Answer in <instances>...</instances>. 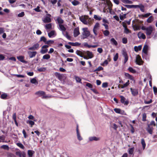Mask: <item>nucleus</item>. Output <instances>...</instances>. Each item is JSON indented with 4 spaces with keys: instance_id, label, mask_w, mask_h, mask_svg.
I'll return each instance as SVG.
<instances>
[{
    "instance_id": "obj_63",
    "label": "nucleus",
    "mask_w": 157,
    "mask_h": 157,
    "mask_svg": "<svg viewBox=\"0 0 157 157\" xmlns=\"http://www.w3.org/2000/svg\"><path fill=\"white\" fill-rule=\"evenodd\" d=\"M108 85L107 82H104L102 84V87L103 88H106L108 86Z\"/></svg>"
},
{
    "instance_id": "obj_56",
    "label": "nucleus",
    "mask_w": 157,
    "mask_h": 157,
    "mask_svg": "<svg viewBox=\"0 0 157 157\" xmlns=\"http://www.w3.org/2000/svg\"><path fill=\"white\" fill-rule=\"evenodd\" d=\"M98 29H96L93 28V31L95 35V36H96L98 35V33L97 31Z\"/></svg>"
},
{
    "instance_id": "obj_32",
    "label": "nucleus",
    "mask_w": 157,
    "mask_h": 157,
    "mask_svg": "<svg viewBox=\"0 0 157 157\" xmlns=\"http://www.w3.org/2000/svg\"><path fill=\"white\" fill-rule=\"evenodd\" d=\"M77 138L78 140L81 141L82 140V138L81 137L79 132H76Z\"/></svg>"
},
{
    "instance_id": "obj_14",
    "label": "nucleus",
    "mask_w": 157,
    "mask_h": 157,
    "mask_svg": "<svg viewBox=\"0 0 157 157\" xmlns=\"http://www.w3.org/2000/svg\"><path fill=\"white\" fill-rule=\"evenodd\" d=\"M55 75L59 80L62 81L63 80L64 77L63 75L60 74L59 73L56 72L55 73Z\"/></svg>"
},
{
    "instance_id": "obj_57",
    "label": "nucleus",
    "mask_w": 157,
    "mask_h": 157,
    "mask_svg": "<svg viewBox=\"0 0 157 157\" xmlns=\"http://www.w3.org/2000/svg\"><path fill=\"white\" fill-rule=\"evenodd\" d=\"M24 15H25L24 12H22L21 13H19L17 15V16L19 17H22L24 16Z\"/></svg>"
},
{
    "instance_id": "obj_13",
    "label": "nucleus",
    "mask_w": 157,
    "mask_h": 157,
    "mask_svg": "<svg viewBox=\"0 0 157 157\" xmlns=\"http://www.w3.org/2000/svg\"><path fill=\"white\" fill-rule=\"evenodd\" d=\"M84 55H87L88 58L89 59L92 58L93 57L92 52L88 51H85Z\"/></svg>"
},
{
    "instance_id": "obj_39",
    "label": "nucleus",
    "mask_w": 157,
    "mask_h": 157,
    "mask_svg": "<svg viewBox=\"0 0 157 157\" xmlns=\"http://www.w3.org/2000/svg\"><path fill=\"white\" fill-rule=\"evenodd\" d=\"M50 56L49 55L47 54L44 55L43 57V59H50Z\"/></svg>"
},
{
    "instance_id": "obj_10",
    "label": "nucleus",
    "mask_w": 157,
    "mask_h": 157,
    "mask_svg": "<svg viewBox=\"0 0 157 157\" xmlns=\"http://www.w3.org/2000/svg\"><path fill=\"white\" fill-rule=\"evenodd\" d=\"M39 44L38 43L34 44L32 47H30L28 48L29 50H37L39 48Z\"/></svg>"
},
{
    "instance_id": "obj_44",
    "label": "nucleus",
    "mask_w": 157,
    "mask_h": 157,
    "mask_svg": "<svg viewBox=\"0 0 157 157\" xmlns=\"http://www.w3.org/2000/svg\"><path fill=\"white\" fill-rule=\"evenodd\" d=\"M134 150V147L129 148L128 152L129 154H130V155L133 154V153Z\"/></svg>"
},
{
    "instance_id": "obj_62",
    "label": "nucleus",
    "mask_w": 157,
    "mask_h": 157,
    "mask_svg": "<svg viewBox=\"0 0 157 157\" xmlns=\"http://www.w3.org/2000/svg\"><path fill=\"white\" fill-rule=\"evenodd\" d=\"M146 114L145 113H144L143 114L142 120L143 121H146Z\"/></svg>"
},
{
    "instance_id": "obj_35",
    "label": "nucleus",
    "mask_w": 157,
    "mask_h": 157,
    "mask_svg": "<svg viewBox=\"0 0 157 157\" xmlns=\"http://www.w3.org/2000/svg\"><path fill=\"white\" fill-rule=\"evenodd\" d=\"M71 3L73 6H76L79 4V2L76 0H74L71 2Z\"/></svg>"
},
{
    "instance_id": "obj_46",
    "label": "nucleus",
    "mask_w": 157,
    "mask_h": 157,
    "mask_svg": "<svg viewBox=\"0 0 157 157\" xmlns=\"http://www.w3.org/2000/svg\"><path fill=\"white\" fill-rule=\"evenodd\" d=\"M128 70L129 71L133 73H135L136 72V71L134 69L131 67H129L128 69Z\"/></svg>"
},
{
    "instance_id": "obj_25",
    "label": "nucleus",
    "mask_w": 157,
    "mask_h": 157,
    "mask_svg": "<svg viewBox=\"0 0 157 157\" xmlns=\"http://www.w3.org/2000/svg\"><path fill=\"white\" fill-rule=\"evenodd\" d=\"M55 21H57L58 24H61L63 23L64 21L60 17H58L57 19L55 20Z\"/></svg>"
},
{
    "instance_id": "obj_30",
    "label": "nucleus",
    "mask_w": 157,
    "mask_h": 157,
    "mask_svg": "<svg viewBox=\"0 0 157 157\" xmlns=\"http://www.w3.org/2000/svg\"><path fill=\"white\" fill-rule=\"evenodd\" d=\"M142 48V46L139 45L138 46H135L134 47V49L135 51L137 52L139 51H140Z\"/></svg>"
},
{
    "instance_id": "obj_53",
    "label": "nucleus",
    "mask_w": 157,
    "mask_h": 157,
    "mask_svg": "<svg viewBox=\"0 0 157 157\" xmlns=\"http://www.w3.org/2000/svg\"><path fill=\"white\" fill-rule=\"evenodd\" d=\"M118 58V53H117L114 55L113 57V60L114 61H116Z\"/></svg>"
},
{
    "instance_id": "obj_61",
    "label": "nucleus",
    "mask_w": 157,
    "mask_h": 157,
    "mask_svg": "<svg viewBox=\"0 0 157 157\" xmlns=\"http://www.w3.org/2000/svg\"><path fill=\"white\" fill-rule=\"evenodd\" d=\"M7 95L6 94H2L1 96V98L2 99H4L6 98L7 97Z\"/></svg>"
},
{
    "instance_id": "obj_64",
    "label": "nucleus",
    "mask_w": 157,
    "mask_h": 157,
    "mask_svg": "<svg viewBox=\"0 0 157 157\" xmlns=\"http://www.w3.org/2000/svg\"><path fill=\"white\" fill-rule=\"evenodd\" d=\"M122 43L124 44H126L127 42V39L126 38H123L122 40Z\"/></svg>"
},
{
    "instance_id": "obj_2",
    "label": "nucleus",
    "mask_w": 157,
    "mask_h": 157,
    "mask_svg": "<svg viewBox=\"0 0 157 157\" xmlns=\"http://www.w3.org/2000/svg\"><path fill=\"white\" fill-rule=\"evenodd\" d=\"M80 21L84 24L88 25L90 24V18L89 17L86 15L82 16L79 17Z\"/></svg>"
},
{
    "instance_id": "obj_54",
    "label": "nucleus",
    "mask_w": 157,
    "mask_h": 157,
    "mask_svg": "<svg viewBox=\"0 0 157 157\" xmlns=\"http://www.w3.org/2000/svg\"><path fill=\"white\" fill-rule=\"evenodd\" d=\"M54 41L53 40H48V41H47L46 40L45 44H52L54 43Z\"/></svg>"
},
{
    "instance_id": "obj_19",
    "label": "nucleus",
    "mask_w": 157,
    "mask_h": 157,
    "mask_svg": "<svg viewBox=\"0 0 157 157\" xmlns=\"http://www.w3.org/2000/svg\"><path fill=\"white\" fill-rule=\"evenodd\" d=\"M129 84V80H128L127 82L123 85H118V87H121V88H124L128 86Z\"/></svg>"
},
{
    "instance_id": "obj_51",
    "label": "nucleus",
    "mask_w": 157,
    "mask_h": 157,
    "mask_svg": "<svg viewBox=\"0 0 157 157\" xmlns=\"http://www.w3.org/2000/svg\"><path fill=\"white\" fill-rule=\"evenodd\" d=\"M100 27V25L98 22L96 23L94 26V28L96 29H99Z\"/></svg>"
},
{
    "instance_id": "obj_28",
    "label": "nucleus",
    "mask_w": 157,
    "mask_h": 157,
    "mask_svg": "<svg viewBox=\"0 0 157 157\" xmlns=\"http://www.w3.org/2000/svg\"><path fill=\"white\" fill-rule=\"evenodd\" d=\"M17 59L20 62L23 63H25L26 61L24 60V57L22 56H20L17 57Z\"/></svg>"
},
{
    "instance_id": "obj_52",
    "label": "nucleus",
    "mask_w": 157,
    "mask_h": 157,
    "mask_svg": "<svg viewBox=\"0 0 157 157\" xmlns=\"http://www.w3.org/2000/svg\"><path fill=\"white\" fill-rule=\"evenodd\" d=\"M46 40V38L45 37L43 36L41 37L40 41H43L45 43Z\"/></svg>"
},
{
    "instance_id": "obj_48",
    "label": "nucleus",
    "mask_w": 157,
    "mask_h": 157,
    "mask_svg": "<svg viewBox=\"0 0 157 157\" xmlns=\"http://www.w3.org/2000/svg\"><path fill=\"white\" fill-rule=\"evenodd\" d=\"M103 33L105 36H107L109 34V32L107 30L103 31Z\"/></svg>"
},
{
    "instance_id": "obj_21",
    "label": "nucleus",
    "mask_w": 157,
    "mask_h": 157,
    "mask_svg": "<svg viewBox=\"0 0 157 157\" xmlns=\"http://www.w3.org/2000/svg\"><path fill=\"white\" fill-rule=\"evenodd\" d=\"M48 35L49 37H53L56 35L55 32L54 30H52L48 33Z\"/></svg>"
},
{
    "instance_id": "obj_12",
    "label": "nucleus",
    "mask_w": 157,
    "mask_h": 157,
    "mask_svg": "<svg viewBox=\"0 0 157 157\" xmlns=\"http://www.w3.org/2000/svg\"><path fill=\"white\" fill-rule=\"evenodd\" d=\"M37 52L36 51L31 52L29 51L28 52V53L30 58L34 57L37 54Z\"/></svg>"
},
{
    "instance_id": "obj_41",
    "label": "nucleus",
    "mask_w": 157,
    "mask_h": 157,
    "mask_svg": "<svg viewBox=\"0 0 157 157\" xmlns=\"http://www.w3.org/2000/svg\"><path fill=\"white\" fill-rule=\"evenodd\" d=\"M33 153L34 151H33L31 150H29L28 151V153L29 156V157H32Z\"/></svg>"
},
{
    "instance_id": "obj_49",
    "label": "nucleus",
    "mask_w": 157,
    "mask_h": 157,
    "mask_svg": "<svg viewBox=\"0 0 157 157\" xmlns=\"http://www.w3.org/2000/svg\"><path fill=\"white\" fill-rule=\"evenodd\" d=\"M16 144L19 147L21 148H22V149H24V146L21 143H17Z\"/></svg>"
},
{
    "instance_id": "obj_33",
    "label": "nucleus",
    "mask_w": 157,
    "mask_h": 157,
    "mask_svg": "<svg viewBox=\"0 0 157 157\" xmlns=\"http://www.w3.org/2000/svg\"><path fill=\"white\" fill-rule=\"evenodd\" d=\"M141 144L142 146L143 149H144L146 147V144L144 140L143 139L141 140Z\"/></svg>"
},
{
    "instance_id": "obj_50",
    "label": "nucleus",
    "mask_w": 157,
    "mask_h": 157,
    "mask_svg": "<svg viewBox=\"0 0 157 157\" xmlns=\"http://www.w3.org/2000/svg\"><path fill=\"white\" fill-rule=\"evenodd\" d=\"M44 48H42L40 51V52L42 54H45L48 52V49H44Z\"/></svg>"
},
{
    "instance_id": "obj_1",
    "label": "nucleus",
    "mask_w": 157,
    "mask_h": 157,
    "mask_svg": "<svg viewBox=\"0 0 157 157\" xmlns=\"http://www.w3.org/2000/svg\"><path fill=\"white\" fill-rule=\"evenodd\" d=\"M141 29L142 30L145 31V33L147 36H150L153 32L155 30V28L152 26H150L147 27L142 26Z\"/></svg>"
},
{
    "instance_id": "obj_55",
    "label": "nucleus",
    "mask_w": 157,
    "mask_h": 157,
    "mask_svg": "<svg viewBox=\"0 0 157 157\" xmlns=\"http://www.w3.org/2000/svg\"><path fill=\"white\" fill-rule=\"evenodd\" d=\"M46 68L44 67H42L37 69V70L40 72H43L45 71Z\"/></svg>"
},
{
    "instance_id": "obj_26",
    "label": "nucleus",
    "mask_w": 157,
    "mask_h": 157,
    "mask_svg": "<svg viewBox=\"0 0 157 157\" xmlns=\"http://www.w3.org/2000/svg\"><path fill=\"white\" fill-rule=\"evenodd\" d=\"M52 24H53L52 23H50L45 25H44L45 29H52Z\"/></svg>"
},
{
    "instance_id": "obj_18",
    "label": "nucleus",
    "mask_w": 157,
    "mask_h": 157,
    "mask_svg": "<svg viewBox=\"0 0 157 157\" xmlns=\"http://www.w3.org/2000/svg\"><path fill=\"white\" fill-rule=\"evenodd\" d=\"M80 34L78 28H75L74 31V36L76 37L78 36Z\"/></svg>"
},
{
    "instance_id": "obj_23",
    "label": "nucleus",
    "mask_w": 157,
    "mask_h": 157,
    "mask_svg": "<svg viewBox=\"0 0 157 157\" xmlns=\"http://www.w3.org/2000/svg\"><path fill=\"white\" fill-rule=\"evenodd\" d=\"M83 45H84V46L85 47H87L88 48H90L91 47H92V48H95V47H97L98 46V45H89L88 44L86 43V42H85V43H84V44H83Z\"/></svg>"
},
{
    "instance_id": "obj_29",
    "label": "nucleus",
    "mask_w": 157,
    "mask_h": 157,
    "mask_svg": "<svg viewBox=\"0 0 157 157\" xmlns=\"http://www.w3.org/2000/svg\"><path fill=\"white\" fill-rule=\"evenodd\" d=\"M144 149H143V148H142L141 147H139L138 148H137L136 149V151L139 154H141L142 151L144 150Z\"/></svg>"
},
{
    "instance_id": "obj_47",
    "label": "nucleus",
    "mask_w": 157,
    "mask_h": 157,
    "mask_svg": "<svg viewBox=\"0 0 157 157\" xmlns=\"http://www.w3.org/2000/svg\"><path fill=\"white\" fill-rule=\"evenodd\" d=\"M103 69V68L101 66H99L96 69L94 70L93 72H94L96 71H99L101 70H102Z\"/></svg>"
},
{
    "instance_id": "obj_8",
    "label": "nucleus",
    "mask_w": 157,
    "mask_h": 157,
    "mask_svg": "<svg viewBox=\"0 0 157 157\" xmlns=\"http://www.w3.org/2000/svg\"><path fill=\"white\" fill-rule=\"evenodd\" d=\"M148 48V46L146 44H145L143 47L142 51L144 53V54H143L142 57L143 58H145V56L147 55V50Z\"/></svg>"
},
{
    "instance_id": "obj_20",
    "label": "nucleus",
    "mask_w": 157,
    "mask_h": 157,
    "mask_svg": "<svg viewBox=\"0 0 157 157\" xmlns=\"http://www.w3.org/2000/svg\"><path fill=\"white\" fill-rule=\"evenodd\" d=\"M146 130L147 132L150 134H152L153 132V127L150 125H148Z\"/></svg>"
},
{
    "instance_id": "obj_40",
    "label": "nucleus",
    "mask_w": 157,
    "mask_h": 157,
    "mask_svg": "<svg viewBox=\"0 0 157 157\" xmlns=\"http://www.w3.org/2000/svg\"><path fill=\"white\" fill-rule=\"evenodd\" d=\"M94 18L96 20L98 21H100L101 19V17L99 16H98L96 15H94Z\"/></svg>"
},
{
    "instance_id": "obj_31",
    "label": "nucleus",
    "mask_w": 157,
    "mask_h": 157,
    "mask_svg": "<svg viewBox=\"0 0 157 157\" xmlns=\"http://www.w3.org/2000/svg\"><path fill=\"white\" fill-rule=\"evenodd\" d=\"M110 42L113 45L116 46L117 45V41L114 38H112L110 39Z\"/></svg>"
},
{
    "instance_id": "obj_42",
    "label": "nucleus",
    "mask_w": 157,
    "mask_h": 157,
    "mask_svg": "<svg viewBox=\"0 0 157 157\" xmlns=\"http://www.w3.org/2000/svg\"><path fill=\"white\" fill-rule=\"evenodd\" d=\"M69 44H71L72 46H79L80 44L78 42H75V43H72V42H69Z\"/></svg>"
},
{
    "instance_id": "obj_11",
    "label": "nucleus",
    "mask_w": 157,
    "mask_h": 157,
    "mask_svg": "<svg viewBox=\"0 0 157 157\" xmlns=\"http://www.w3.org/2000/svg\"><path fill=\"white\" fill-rule=\"evenodd\" d=\"M114 111L117 113L125 115L126 113L123 110H121L119 109L115 108L114 109Z\"/></svg>"
},
{
    "instance_id": "obj_37",
    "label": "nucleus",
    "mask_w": 157,
    "mask_h": 157,
    "mask_svg": "<svg viewBox=\"0 0 157 157\" xmlns=\"http://www.w3.org/2000/svg\"><path fill=\"white\" fill-rule=\"evenodd\" d=\"M30 82L31 83L33 84H38V82H37L36 79L35 78H32L30 80Z\"/></svg>"
},
{
    "instance_id": "obj_16",
    "label": "nucleus",
    "mask_w": 157,
    "mask_h": 157,
    "mask_svg": "<svg viewBox=\"0 0 157 157\" xmlns=\"http://www.w3.org/2000/svg\"><path fill=\"white\" fill-rule=\"evenodd\" d=\"M84 52L85 51L83 50H77L76 51V54L81 57H83V55H84Z\"/></svg>"
},
{
    "instance_id": "obj_43",
    "label": "nucleus",
    "mask_w": 157,
    "mask_h": 157,
    "mask_svg": "<svg viewBox=\"0 0 157 157\" xmlns=\"http://www.w3.org/2000/svg\"><path fill=\"white\" fill-rule=\"evenodd\" d=\"M121 1L124 3L126 4H132V1L129 0H121Z\"/></svg>"
},
{
    "instance_id": "obj_7",
    "label": "nucleus",
    "mask_w": 157,
    "mask_h": 157,
    "mask_svg": "<svg viewBox=\"0 0 157 157\" xmlns=\"http://www.w3.org/2000/svg\"><path fill=\"white\" fill-rule=\"evenodd\" d=\"M122 54L124 58L123 62L124 64H125L128 61V57L127 52L125 51H123Z\"/></svg>"
},
{
    "instance_id": "obj_60",
    "label": "nucleus",
    "mask_w": 157,
    "mask_h": 157,
    "mask_svg": "<svg viewBox=\"0 0 157 157\" xmlns=\"http://www.w3.org/2000/svg\"><path fill=\"white\" fill-rule=\"evenodd\" d=\"M1 147L4 149L8 150L9 148L8 146L6 145H2L1 146Z\"/></svg>"
},
{
    "instance_id": "obj_24",
    "label": "nucleus",
    "mask_w": 157,
    "mask_h": 157,
    "mask_svg": "<svg viewBox=\"0 0 157 157\" xmlns=\"http://www.w3.org/2000/svg\"><path fill=\"white\" fill-rule=\"evenodd\" d=\"M63 35L66 37L68 39L70 40L71 38V36L68 35L67 32L65 31H62Z\"/></svg>"
},
{
    "instance_id": "obj_27",
    "label": "nucleus",
    "mask_w": 157,
    "mask_h": 157,
    "mask_svg": "<svg viewBox=\"0 0 157 157\" xmlns=\"http://www.w3.org/2000/svg\"><path fill=\"white\" fill-rule=\"evenodd\" d=\"M89 140L90 141H98L100 140V138L95 136L90 137L89 138Z\"/></svg>"
},
{
    "instance_id": "obj_9",
    "label": "nucleus",
    "mask_w": 157,
    "mask_h": 157,
    "mask_svg": "<svg viewBox=\"0 0 157 157\" xmlns=\"http://www.w3.org/2000/svg\"><path fill=\"white\" fill-rule=\"evenodd\" d=\"M136 62L137 64L141 65L142 64V61L140 56L139 55H137L136 57Z\"/></svg>"
},
{
    "instance_id": "obj_58",
    "label": "nucleus",
    "mask_w": 157,
    "mask_h": 157,
    "mask_svg": "<svg viewBox=\"0 0 157 157\" xmlns=\"http://www.w3.org/2000/svg\"><path fill=\"white\" fill-rule=\"evenodd\" d=\"M13 75L14 76H16L18 78H23L25 77V76L22 75L13 74Z\"/></svg>"
},
{
    "instance_id": "obj_6",
    "label": "nucleus",
    "mask_w": 157,
    "mask_h": 157,
    "mask_svg": "<svg viewBox=\"0 0 157 157\" xmlns=\"http://www.w3.org/2000/svg\"><path fill=\"white\" fill-rule=\"evenodd\" d=\"M51 15L49 14H47L44 17L42 21L44 23H48L51 22L52 20L50 17Z\"/></svg>"
},
{
    "instance_id": "obj_4",
    "label": "nucleus",
    "mask_w": 157,
    "mask_h": 157,
    "mask_svg": "<svg viewBox=\"0 0 157 157\" xmlns=\"http://www.w3.org/2000/svg\"><path fill=\"white\" fill-rule=\"evenodd\" d=\"M102 1H104L105 2H106V4H107L108 6V9H109V12L112 15H114L115 14V13L113 11H112V4L110 1V0H101Z\"/></svg>"
},
{
    "instance_id": "obj_3",
    "label": "nucleus",
    "mask_w": 157,
    "mask_h": 157,
    "mask_svg": "<svg viewBox=\"0 0 157 157\" xmlns=\"http://www.w3.org/2000/svg\"><path fill=\"white\" fill-rule=\"evenodd\" d=\"M83 32L82 33V38L85 39L87 38L89 36H90V32L88 30L87 28H82Z\"/></svg>"
},
{
    "instance_id": "obj_34",
    "label": "nucleus",
    "mask_w": 157,
    "mask_h": 157,
    "mask_svg": "<svg viewBox=\"0 0 157 157\" xmlns=\"http://www.w3.org/2000/svg\"><path fill=\"white\" fill-rule=\"evenodd\" d=\"M59 28L62 31H66V28H65V27L63 25H61V24H59Z\"/></svg>"
},
{
    "instance_id": "obj_36",
    "label": "nucleus",
    "mask_w": 157,
    "mask_h": 157,
    "mask_svg": "<svg viewBox=\"0 0 157 157\" xmlns=\"http://www.w3.org/2000/svg\"><path fill=\"white\" fill-rule=\"evenodd\" d=\"M27 123L31 125V127H32L35 124V123L33 121L31 120H28L26 122Z\"/></svg>"
},
{
    "instance_id": "obj_17",
    "label": "nucleus",
    "mask_w": 157,
    "mask_h": 157,
    "mask_svg": "<svg viewBox=\"0 0 157 157\" xmlns=\"http://www.w3.org/2000/svg\"><path fill=\"white\" fill-rule=\"evenodd\" d=\"M137 36L139 39H144L146 38L145 35L141 32H139L137 34Z\"/></svg>"
},
{
    "instance_id": "obj_45",
    "label": "nucleus",
    "mask_w": 157,
    "mask_h": 157,
    "mask_svg": "<svg viewBox=\"0 0 157 157\" xmlns=\"http://www.w3.org/2000/svg\"><path fill=\"white\" fill-rule=\"evenodd\" d=\"M153 20V19L152 16H150L147 20V22L148 23L151 22Z\"/></svg>"
},
{
    "instance_id": "obj_15",
    "label": "nucleus",
    "mask_w": 157,
    "mask_h": 157,
    "mask_svg": "<svg viewBox=\"0 0 157 157\" xmlns=\"http://www.w3.org/2000/svg\"><path fill=\"white\" fill-rule=\"evenodd\" d=\"M120 98H121V101L122 103L126 105H127L128 104V101L127 100L125 101V99L124 96H120Z\"/></svg>"
},
{
    "instance_id": "obj_38",
    "label": "nucleus",
    "mask_w": 157,
    "mask_h": 157,
    "mask_svg": "<svg viewBox=\"0 0 157 157\" xmlns=\"http://www.w3.org/2000/svg\"><path fill=\"white\" fill-rule=\"evenodd\" d=\"M139 7H138V8H139L140 9V10L142 12H144V6L142 5H138Z\"/></svg>"
},
{
    "instance_id": "obj_22",
    "label": "nucleus",
    "mask_w": 157,
    "mask_h": 157,
    "mask_svg": "<svg viewBox=\"0 0 157 157\" xmlns=\"http://www.w3.org/2000/svg\"><path fill=\"white\" fill-rule=\"evenodd\" d=\"M130 90L133 95L135 96L138 94V92L137 90L131 88Z\"/></svg>"
},
{
    "instance_id": "obj_59",
    "label": "nucleus",
    "mask_w": 157,
    "mask_h": 157,
    "mask_svg": "<svg viewBox=\"0 0 157 157\" xmlns=\"http://www.w3.org/2000/svg\"><path fill=\"white\" fill-rule=\"evenodd\" d=\"M75 79L77 82L81 83V79L78 76L75 77Z\"/></svg>"
},
{
    "instance_id": "obj_5",
    "label": "nucleus",
    "mask_w": 157,
    "mask_h": 157,
    "mask_svg": "<svg viewBox=\"0 0 157 157\" xmlns=\"http://www.w3.org/2000/svg\"><path fill=\"white\" fill-rule=\"evenodd\" d=\"M35 94L38 96L39 97L42 96V98L44 99L51 98L52 96L51 95H45V92L41 90L36 92L35 93Z\"/></svg>"
}]
</instances>
